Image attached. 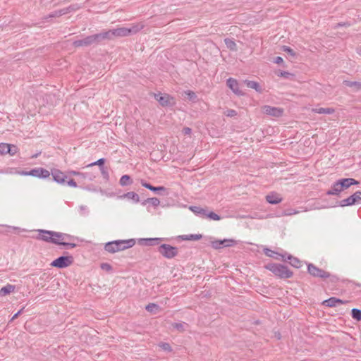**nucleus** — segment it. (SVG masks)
Listing matches in <instances>:
<instances>
[{
  "label": "nucleus",
  "instance_id": "nucleus-18",
  "mask_svg": "<svg viewBox=\"0 0 361 361\" xmlns=\"http://www.w3.org/2000/svg\"><path fill=\"white\" fill-rule=\"evenodd\" d=\"M163 240L161 238H140L138 240V243L140 245L143 246H154L159 244V243Z\"/></svg>",
  "mask_w": 361,
  "mask_h": 361
},
{
  "label": "nucleus",
  "instance_id": "nucleus-59",
  "mask_svg": "<svg viewBox=\"0 0 361 361\" xmlns=\"http://www.w3.org/2000/svg\"><path fill=\"white\" fill-rule=\"evenodd\" d=\"M298 213V211L293 209H288L284 212L285 215H292V214H295Z\"/></svg>",
  "mask_w": 361,
  "mask_h": 361
},
{
  "label": "nucleus",
  "instance_id": "nucleus-33",
  "mask_svg": "<svg viewBox=\"0 0 361 361\" xmlns=\"http://www.w3.org/2000/svg\"><path fill=\"white\" fill-rule=\"evenodd\" d=\"M351 317L353 319L360 322L361 321V310L353 308L351 310Z\"/></svg>",
  "mask_w": 361,
  "mask_h": 361
},
{
  "label": "nucleus",
  "instance_id": "nucleus-26",
  "mask_svg": "<svg viewBox=\"0 0 361 361\" xmlns=\"http://www.w3.org/2000/svg\"><path fill=\"white\" fill-rule=\"evenodd\" d=\"M202 238L201 234H190L179 235L178 238L182 240H199Z\"/></svg>",
  "mask_w": 361,
  "mask_h": 361
},
{
  "label": "nucleus",
  "instance_id": "nucleus-43",
  "mask_svg": "<svg viewBox=\"0 0 361 361\" xmlns=\"http://www.w3.org/2000/svg\"><path fill=\"white\" fill-rule=\"evenodd\" d=\"M10 150V147L7 143H1L0 144V156L3 154H6L7 152Z\"/></svg>",
  "mask_w": 361,
  "mask_h": 361
},
{
  "label": "nucleus",
  "instance_id": "nucleus-54",
  "mask_svg": "<svg viewBox=\"0 0 361 361\" xmlns=\"http://www.w3.org/2000/svg\"><path fill=\"white\" fill-rule=\"evenodd\" d=\"M274 62L275 63H277V64H281L282 65L283 67H286L285 64H284V62H283V59L282 57L281 56H276L274 58Z\"/></svg>",
  "mask_w": 361,
  "mask_h": 361
},
{
  "label": "nucleus",
  "instance_id": "nucleus-8",
  "mask_svg": "<svg viewBox=\"0 0 361 361\" xmlns=\"http://www.w3.org/2000/svg\"><path fill=\"white\" fill-rule=\"evenodd\" d=\"M74 262L72 255H62L53 260L50 265L58 269H64L71 266Z\"/></svg>",
  "mask_w": 361,
  "mask_h": 361
},
{
  "label": "nucleus",
  "instance_id": "nucleus-5",
  "mask_svg": "<svg viewBox=\"0 0 361 361\" xmlns=\"http://www.w3.org/2000/svg\"><path fill=\"white\" fill-rule=\"evenodd\" d=\"M157 251L166 259H172L176 257L178 254V249L177 247L166 243L161 244L158 247Z\"/></svg>",
  "mask_w": 361,
  "mask_h": 361
},
{
  "label": "nucleus",
  "instance_id": "nucleus-35",
  "mask_svg": "<svg viewBox=\"0 0 361 361\" xmlns=\"http://www.w3.org/2000/svg\"><path fill=\"white\" fill-rule=\"evenodd\" d=\"M106 162V159L104 158H101L99 159H98L97 161H94V162H92L91 164H89L87 167H91V166H98L99 167V169L105 167L104 166V164Z\"/></svg>",
  "mask_w": 361,
  "mask_h": 361
},
{
  "label": "nucleus",
  "instance_id": "nucleus-61",
  "mask_svg": "<svg viewBox=\"0 0 361 361\" xmlns=\"http://www.w3.org/2000/svg\"><path fill=\"white\" fill-rule=\"evenodd\" d=\"M23 309L24 308H22L21 310H20L19 311H18L13 316V317L11 318V321L17 319L21 314L22 312H23Z\"/></svg>",
  "mask_w": 361,
  "mask_h": 361
},
{
  "label": "nucleus",
  "instance_id": "nucleus-39",
  "mask_svg": "<svg viewBox=\"0 0 361 361\" xmlns=\"http://www.w3.org/2000/svg\"><path fill=\"white\" fill-rule=\"evenodd\" d=\"M205 217H207L214 221H219L221 219V217L219 215H218L214 212H209L208 210L207 212Z\"/></svg>",
  "mask_w": 361,
  "mask_h": 361
},
{
  "label": "nucleus",
  "instance_id": "nucleus-62",
  "mask_svg": "<svg viewBox=\"0 0 361 361\" xmlns=\"http://www.w3.org/2000/svg\"><path fill=\"white\" fill-rule=\"evenodd\" d=\"M74 237L67 233H64V240H72Z\"/></svg>",
  "mask_w": 361,
  "mask_h": 361
},
{
  "label": "nucleus",
  "instance_id": "nucleus-22",
  "mask_svg": "<svg viewBox=\"0 0 361 361\" xmlns=\"http://www.w3.org/2000/svg\"><path fill=\"white\" fill-rule=\"evenodd\" d=\"M190 210L192 211L194 214H195L196 215L200 216V217H205L206 216V214H207V208H202L201 207H198V206H190Z\"/></svg>",
  "mask_w": 361,
  "mask_h": 361
},
{
  "label": "nucleus",
  "instance_id": "nucleus-2",
  "mask_svg": "<svg viewBox=\"0 0 361 361\" xmlns=\"http://www.w3.org/2000/svg\"><path fill=\"white\" fill-rule=\"evenodd\" d=\"M264 267L280 279H288L293 276V272L288 266L283 264L270 262L266 264Z\"/></svg>",
  "mask_w": 361,
  "mask_h": 361
},
{
  "label": "nucleus",
  "instance_id": "nucleus-12",
  "mask_svg": "<svg viewBox=\"0 0 361 361\" xmlns=\"http://www.w3.org/2000/svg\"><path fill=\"white\" fill-rule=\"evenodd\" d=\"M263 112L269 116L274 117H281L283 114V109L280 107L271 106L269 105H264L262 107Z\"/></svg>",
  "mask_w": 361,
  "mask_h": 361
},
{
  "label": "nucleus",
  "instance_id": "nucleus-23",
  "mask_svg": "<svg viewBox=\"0 0 361 361\" xmlns=\"http://www.w3.org/2000/svg\"><path fill=\"white\" fill-rule=\"evenodd\" d=\"M70 12V8H65L63 9H60L58 11H55L52 12L51 13L49 14L48 16H45L44 18L45 20H47L49 18H56V17H60L63 15H65Z\"/></svg>",
  "mask_w": 361,
  "mask_h": 361
},
{
  "label": "nucleus",
  "instance_id": "nucleus-58",
  "mask_svg": "<svg viewBox=\"0 0 361 361\" xmlns=\"http://www.w3.org/2000/svg\"><path fill=\"white\" fill-rule=\"evenodd\" d=\"M68 185L73 188H76L78 186L77 183L75 181L74 179H70L68 181L66 182Z\"/></svg>",
  "mask_w": 361,
  "mask_h": 361
},
{
  "label": "nucleus",
  "instance_id": "nucleus-36",
  "mask_svg": "<svg viewBox=\"0 0 361 361\" xmlns=\"http://www.w3.org/2000/svg\"><path fill=\"white\" fill-rule=\"evenodd\" d=\"M289 264L292 267L299 269L302 267V262L301 260H300L298 257L293 256V257L292 258L290 262H289Z\"/></svg>",
  "mask_w": 361,
  "mask_h": 361
},
{
  "label": "nucleus",
  "instance_id": "nucleus-20",
  "mask_svg": "<svg viewBox=\"0 0 361 361\" xmlns=\"http://www.w3.org/2000/svg\"><path fill=\"white\" fill-rule=\"evenodd\" d=\"M342 190L338 183V181L336 180L331 186V188L326 191V194L327 195H333L340 197L342 192Z\"/></svg>",
  "mask_w": 361,
  "mask_h": 361
},
{
  "label": "nucleus",
  "instance_id": "nucleus-25",
  "mask_svg": "<svg viewBox=\"0 0 361 361\" xmlns=\"http://www.w3.org/2000/svg\"><path fill=\"white\" fill-rule=\"evenodd\" d=\"M121 198H127L133 200L134 202L137 203L140 202L139 195L135 192H128L123 195L120 196Z\"/></svg>",
  "mask_w": 361,
  "mask_h": 361
},
{
  "label": "nucleus",
  "instance_id": "nucleus-44",
  "mask_svg": "<svg viewBox=\"0 0 361 361\" xmlns=\"http://www.w3.org/2000/svg\"><path fill=\"white\" fill-rule=\"evenodd\" d=\"M293 256L290 254L287 253L286 252H284V254H281L280 260H281L283 262H290Z\"/></svg>",
  "mask_w": 361,
  "mask_h": 361
},
{
  "label": "nucleus",
  "instance_id": "nucleus-31",
  "mask_svg": "<svg viewBox=\"0 0 361 361\" xmlns=\"http://www.w3.org/2000/svg\"><path fill=\"white\" fill-rule=\"evenodd\" d=\"M314 112L319 114H332L335 112L333 108H318L313 110Z\"/></svg>",
  "mask_w": 361,
  "mask_h": 361
},
{
  "label": "nucleus",
  "instance_id": "nucleus-1",
  "mask_svg": "<svg viewBox=\"0 0 361 361\" xmlns=\"http://www.w3.org/2000/svg\"><path fill=\"white\" fill-rule=\"evenodd\" d=\"M144 27V25L141 23L133 24L130 27H118L113 30L102 32L104 40L112 39L114 37H127L141 30Z\"/></svg>",
  "mask_w": 361,
  "mask_h": 361
},
{
  "label": "nucleus",
  "instance_id": "nucleus-29",
  "mask_svg": "<svg viewBox=\"0 0 361 361\" xmlns=\"http://www.w3.org/2000/svg\"><path fill=\"white\" fill-rule=\"evenodd\" d=\"M343 84L345 86L354 87L356 92L361 90V82L344 80Z\"/></svg>",
  "mask_w": 361,
  "mask_h": 361
},
{
  "label": "nucleus",
  "instance_id": "nucleus-48",
  "mask_svg": "<svg viewBox=\"0 0 361 361\" xmlns=\"http://www.w3.org/2000/svg\"><path fill=\"white\" fill-rule=\"evenodd\" d=\"M172 326L180 332L185 331L184 325L183 323L175 322L172 324Z\"/></svg>",
  "mask_w": 361,
  "mask_h": 361
},
{
  "label": "nucleus",
  "instance_id": "nucleus-42",
  "mask_svg": "<svg viewBox=\"0 0 361 361\" xmlns=\"http://www.w3.org/2000/svg\"><path fill=\"white\" fill-rule=\"evenodd\" d=\"M281 50L286 52L288 54L293 57H295L296 56V53L295 52V51L290 47L283 45L281 47Z\"/></svg>",
  "mask_w": 361,
  "mask_h": 361
},
{
  "label": "nucleus",
  "instance_id": "nucleus-46",
  "mask_svg": "<svg viewBox=\"0 0 361 361\" xmlns=\"http://www.w3.org/2000/svg\"><path fill=\"white\" fill-rule=\"evenodd\" d=\"M148 203L151 204L154 207H157L160 204V201L157 197H149L147 198Z\"/></svg>",
  "mask_w": 361,
  "mask_h": 361
},
{
  "label": "nucleus",
  "instance_id": "nucleus-30",
  "mask_svg": "<svg viewBox=\"0 0 361 361\" xmlns=\"http://www.w3.org/2000/svg\"><path fill=\"white\" fill-rule=\"evenodd\" d=\"M224 43L226 47L231 51H237V45L233 39L225 38Z\"/></svg>",
  "mask_w": 361,
  "mask_h": 361
},
{
  "label": "nucleus",
  "instance_id": "nucleus-14",
  "mask_svg": "<svg viewBox=\"0 0 361 361\" xmlns=\"http://www.w3.org/2000/svg\"><path fill=\"white\" fill-rule=\"evenodd\" d=\"M30 176L36 177L40 179H45L49 177L50 172L42 168L37 167L30 170Z\"/></svg>",
  "mask_w": 361,
  "mask_h": 361
},
{
  "label": "nucleus",
  "instance_id": "nucleus-3",
  "mask_svg": "<svg viewBox=\"0 0 361 361\" xmlns=\"http://www.w3.org/2000/svg\"><path fill=\"white\" fill-rule=\"evenodd\" d=\"M135 244V239L114 240L106 243L104 250L109 253H115L132 247Z\"/></svg>",
  "mask_w": 361,
  "mask_h": 361
},
{
  "label": "nucleus",
  "instance_id": "nucleus-10",
  "mask_svg": "<svg viewBox=\"0 0 361 361\" xmlns=\"http://www.w3.org/2000/svg\"><path fill=\"white\" fill-rule=\"evenodd\" d=\"M37 235L35 237V238L38 240H42L46 243H50L54 245H57L58 243V239H56L54 238H52V235H49L47 233H52V231L49 230H44V229H38L37 231Z\"/></svg>",
  "mask_w": 361,
  "mask_h": 361
},
{
  "label": "nucleus",
  "instance_id": "nucleus-27",
  "mask_svg": "<svg viewBox=\"0 0 361 361\" xmlns=\"http://www.w3.org/2000/svg\"><path fill=\"white\" fill-rule=\"evenodd\" d=\"M16 286L11 284H7L0 289V295L2 296L7 295L13 292Z\"/></svg>",
  "mask_w": 361,
  "mask_h": 361
},
{
  "label": "nucleus",
  "instance_id": "nucleus-41",
  "mask_svg": "<svg viewBox=\"0 0 361 361\" xmlns=\"http://www.w3.org/2000/svg\"><path fill=\"white\" fill-rule=\"evenodd\" d=\"M57 245H63V246H64L66 249H68V248H74V247H77V244H75V243H68V242H65V241H60V240H58Z\"/></svg>",
  "mask_w": 361,
  "mask_h": 361
},
{
  "label": "nucleus",
  "instance_id": "nucleus-47",
  "mask_svg": "<svg viewBox=\"0 0 361 361\" xmlns=\"http://www.w3.org/2000/svg\"><path fill=\"white\" fill-rule=\"evenodd\" d=\"M100 267L102 270L110 272L113 270L112 266L109 263H102Z\"/></svg>",
  "mask_w": 361,
  "mask_h": 361
},
{
  "label": "nucleus",
  "instance_id": "nucleus-60",
  "mask_svg": "<svg viewBox=\"0 0 361 361\" xmlns=\"http://www.w3.org/2000/svg\"><path fill=\"white\" fill-rule=\"evenodd\" d=\"M30 171L22 170V171H20L18 172V173L19 175L25 176H30Z\"/></svg>",
  "mask_w": 361,
  "mask_h": 361
},
{
  "label": "nucleus",
  "instance_id": "nucleus-55",
  "mask_svg": "<svg viewBox=\"0 0 361 361\" xmlns=\"http://www.w3.org/2000/svg\"><path fill=\"white\" fill-rule=\"evenodd\" d=\"M182 133L185 135H190L192 133V129L189 127H184L182 130Z\"/></svg>",
  "mask_w": 361,
  "mask_h": 361
},
{
  "label": "nucleus",
  "instance_id": "nucleus-32",
  "mask_svg": "<svg viewBox=\"0 0 361 361\" xmlns=\"http://www.w3.org/2000/svg\"><path fill=\"white\" fill-rule=\"evenodd\" d=\"M133 183L132 178L129 175H123L119 180V183L122 186L130 185Z\"/></svg>",
  "mask_w": 361,
  "mask_h": 361
},
{
  "label": "nucleus",
  "instance_id": "nucleus-53",
  "mask_svg": "<svg viewBox=\"0 0 361 361\" xmlns=\"http://www.w3.org/2000/svg\"><path fill=\"white\" fill-rule=\"evenodd\" d=\"M140 183H141L142 186L149 190L150 191L152 190V188L153 187V185L152 184H150L149 183L147 182L146 180H145L143 179H141Z\"/></svg>",
  "mask_w": 361,
  "mask_h": 361
},
{
  "label": "nucleus",
  "instance_id": "nucleus-11",
  "mask_svg": "<svg viewBox=\"0 0 361 361\" xmlns=\"http://www.w3.org/2000/svg\"><path fill=\"white\" fill-rule=\"evenodd\" d=\"M237 244V240L234 239L216 240L211 242L212 247L215 250H219L223 247H232Z\"/></svg>",
  "mask_w": 361,
  "mask_h": 361
},
{
  "label": "nucleus",
  "instance_id": "nucleus-49",
  "mask_svg": "<svg viewBox=\"0 0 361 361\" xmlns=\"http://www.w3.org/2000/svg\"><path fill=\"white\" fill-rule=\"evenodd\" d=\"M224 114L228 117H234L238 115V112L234 109H227Z\"/></svg>",
  "mask_w": 361,
  "mask_h": 361
},
{
  "label": "nucleus",
  "instance_id": "nucleus-17",
  "mask_svg": "<svg viewBox=\"0 0 361 361\" xmlns=\"http://www.w3.org/2000/svg\"><path fill=\"white\" fill-rule=\"evenodd\" d=\"M347 302H348L347 300H343L335 297H331L329 299L324 300L322 302V305L329 307H334L339 305L345 304Z\"/></svg>",
  "mask_w": 361,
  "mask_h": 361
},
{
  "label": "nucleus",
  "instance_id": "nucleus-16",
  "mask_svg": "<svg viewBox=\"0 0 361 361\" xmlns=\"http://www.w3.org/2000/svg\"><path fill=\"white\" fill-rule=\"evenodd\" d=\"M226 85L234 94L238 96L244 95V93L239 89V84L237 80L233 78H229L226 80Z\"/></svg>",
  "mask_w": 361,
  "mask_h": 361
},
{
  "label": "nucleus",
  "instance_id": "nucleus-28",
  "mask_svg": "<svg viewBox=\"0 0 361 361\" xmlns=\"http://www.w3.org/2000/svg\"><path fill=\"white\" fill-rule=\"evenodd\" d=\"M152 192L161 195H167L169 194L168 189L164 186H154L152 188Z\"/></svg>",
  "mask_w": 361,
  "mask_h": 361
},
{
  "label": "nucleus",
  "instance_id": "nucleus-7",
  "mask_svg": "<svg viewBox=\"0 0 361 361\" xmlns=\"http://www.w3.org/2000/svg\"><path fill=\"white\" fill-rule=\"evenodd\" d=\"M154 97L163 107H172L176 104L175 98L169 94L154 93Z\"/></svg>",
  "mask_w": 361,
  "mask_h": 361
},
{
  "label": "nucleus",
  "instance_id": "nucleus-38",
  "mask_svg": "<svg viewBox=\"0 0 361 361\" xmlns=\"http://www.w3.org/2000/svg\"><path fill=\"white\" fill-rule=\"evenodd\" d=\"M160 307L158 305L155 304V303H149L147 305H146L145 307V310L149 312H153V313H155L157 312V310H159Z\"/></svg>",
  "mask_w": 361,
  "mask_h": 361
},
{
  "label": "nucleus",
  "instance_id": "nucleus-9",
  "mask_svg": "<svg viewBox=\"0 0 361 361\" xmlns=\"http://www.w3.org/2000/svg\"><path fill=\"white\" fill-rule=\"evenodd\" d=\"M307 273L313 277L324 279L329 276V272L322 269L312 263H307Z\"/></svg>",
  "mask_w": 361,
  "mask_h": 361
},
{
  "label": "nucleus",
  "instance_id": "nucleus-21",
  "mask_svg": "<svg viewBox=\"0 0 361 361\" xmlns=\"http://www.w3.org/2000/svg\"><path fill=\"white\" fill-rule=\"evenodd\" d=\"M244 83L247 87L254 89L258 93H262L263 91L259 82L256 81L245 80H244Z\"/></svg>",
  "mask_w": 361,
  "mask_h": 361
},
{
  "label": "nucleus",
  "instance_id": "nucleus-64",
  "mask_svg": "<svg viewBox=\"0 0 361 361\" xmlns=\"http://www.w3.org/2000/svg\"><path fill=\"white\" fill-rule=\"evenodd\" d=\"M147 203H148L147 199H146L145 200H144V201L142 202V205H145Z\"/></svg>",
  "mask_w": 361,
  "mask_h": 361
},
{
  "label": "nucleus",
  "instance_id": "nucleus-56",
  "mask_svg": "<svg viewBox=\"0 0 361 361\" xmlns=\"http://www.w3.org/2000/svg\"><path fill=\"white\" fill-rule=\"evenodd\" d=\"M79 209H80V214L82 215H85L88 212L87 207L85 205L80 206Z\"/></svg>",
  "mask_w": 361,
  "mask_h": 361
},
{
  "label": "nucleus",
  "instance_id": "nucleus-50",
  "mask_svg": "<svg viewBox=\"0 0 361 361\" xmlns=\"http://www.w3.org/2000/svg\"><path fill=\"white\" fill-rule=\"evenodd\" d=\"M159 346L164 350L166 351H168V352H171L172 351V348H171V346L170 345L169 343H161L159 344Z\"/></svg>",
  "mask_w": 361,
  "mask_h": 361
},
{
  "label": "nucleus",
  "instance_id": "nucleus-57",
  "mask_svg": "<svg viewBox=\"0 0 361 361\" xmlns=\"http://www.w3.org/2000/svg\"><path fill=\"white\" fill-rule=\"evenodd\" d=\"M69 173L71 174V175H73V176H82V178H85V175L82 173H80L79 171H69Z\"/></svg>",
  "mask_w": 361,
  "mask_h": 361
},
{
  "label": "nucleus",
  "instance_id": "nucleus-63",
  "mask_svg": "<svg viewBox=\"0 0 361 361\" xmlns=\"http://www.w3.org/2000/svg\"><path fill=\"white\" fill-rule=\"evenodd\" d=\"M345 25H350L349 23H338V26L340 27V26H345Z\"/></svg>",
  "mask_w": 361,
  "mask_h": 361
},
{
  "label": "nucleus",
  "instance_id": "nucleus-51",
  "mask_svg": "<svg viewBox=\"0 0 361 361\" xmlns=\"http://www.w3.org/2000/svg\"><path fill=\"white\" fill-rule=\"evenodd\" d=\"M100 171H101L102 177L105 180H108L109 178V171H108L106 167H104V168L101 169Z\"/></svg>",
  "mask_w": 361,
  "mask_h": 361
},
{
  "label": "nucleus",
  "instance_id": "nucleus-24",
  "mask_svg": "<svg viewBox=\"0 0 361 361\" xmlns=\"http://www.w3.org/2000/svg\"><path fill=\"white\" fill-rule=\"evenodd\" d=\"M263 252L266 256H267L269 257L274 258L276 260H280L281 253L271 250V249H269L268 247H264L263 249Z\"/></svg>",
  "mask_w": 361,
  "mask_h": 361
},
{
  "label": "nucleus",
  "instance_id": "nucleus-15",
  "mask_svg": "<svg viewBox=\"0 0 361 361\" xmlns=\"http://www.w3.org/2000/svg\"><path fill=\"white\" fill-rule=\"evenodd\" d=\"M50 175L52 176L53 180L59 184H65L67 176L63 172L57 169H51Z\"/></svg>",
  "mask_w": 361,
  "mask_h": 361
},
{
  "label": "nucleus",
  "instance_id": "nucleus-45",
  "mask_svg": "<svg viewBox=\"0 0 361 361\" xmlns=\"http://www.w3.org/2000/svg\"><path fill=\"white\" fill-rule=\"evenodd\" d=\"M276 74L277 75V76L284 78H289L290 76L294 75L293 74L284 71H279L278 72L276 73Z\"/></svg>",
  "mask_w": 361,
  "mask_h": 361
},
{
  "label": "nucleus",
  "instance_id": "nucleus-40",
  "mask_svg": "<svg viewBox=\"0 0 361 361\" xmlns=\"http://www.w3.org/2000/svg\"><path fill=\"white\" fill-rule=\"evenodd\" d=\"M47 234L49 235H52V238L58 239L60 241L64 240V233H60V232H56V231H52V233H49Z\"/></svg>",
  "mask_w": 361,
  "mask_h": 361
},
{
  "label": "nucleus",
  "instance_id": "nucleus-37",
  "mask_svg": "<svg viewBox=\"0 0 361 361\" xmlns=\"http://www.w3.org/2000/svg\"><path fill=\"white\" fill-rule=\"evenodd\" d=\"M324 279H326V283L328 284L329 283L336 284L338 282V280H339L336 276L331 275L329 272V276H326Z\"/></svg>",
  "mask_w": 361,
  "mask_h": 361
},
{
  "label": "nucleus",
  "instance_id": "nucleus-34",
  "mask_svg": "<svg viewBox=\"0 0 361 361\" xmlns=\"http://www.w3.org/2000/svg\"><path fill=\"white\" fill-rule=\"evenodd\" d=\"M185 94L187 96V99L192 102H197V96L196 93L192 90H187L185 92Z\"/></svg>",
  "mask_w": 361,
  "mask_h": 361
},
{
  "label": "nucleus",
  "instance_id": "nucleus-19",
  "mask_svg": "<svg viewBox=\"0 0 361 361\" xmlns=\"http://www.w3.org/2000/svg\"><path fill=\"white\" fill-rule=\"evenodd\" d=\"M266 200L271 204H277L282 202V197L276 192H271L265 197Z\"/></svg>",
  "mask_w": 361,
  "mask_h": 361
},
{
  "label": "nucleus",
  "instance_id": "nucleus-13",
  "mask_svg": "<svg viewBox=\"0 0 361 361\" xmlns=\"http://www.w3.org/2000/svg\"><path fill=\"white\" fill-rule=\"evenodd\" d=\"M339 187L344 191L354 185H358L360 182L353 178H343L337 180Z\"/></svg>",
  "mask_w": 361,
  "mask_h": 361
},
{
  "label": "nucleus",
  "instance_id": "nucleus-4",
  "mask_svg": "<svg viewBox=\"0 0 361 361\" xmlns=\"http://www.w3.org/2000/svg\"><path fill=\"white\" fill-rule=\"evenodd\" d=\"M102 32L87 36L86 37L75 40L73 42L75 47H90L92 45H97L104 40Z\"/></svg>",
  "mask_w": 361,
  "mask_h": 361
},
{
  "label": "nucleus",
  "instance_id": "nucleus-6",
  "mask_svg": "<svg viewBox=\"0 0 361 361\" xmlns=\"http://www.w3.org/2000/svg\"><path fill=\"white\" fill-rule=\"evenodd\" d=\"M361 204V191L357 190L341 201L337 202V205L341 207L353 206Z\"/></svg>",
  "mask_w": 361,
  "mask_h": 361
},
{
  "label": "nucleus",
  "instance_id": "nucleus-52",
  "mask_svg": "<svg viewBox=\"0 0 361 361\" xmlns=\"http://www.w3.org/2000/svg\"><path fill=\"white\" fill-rule=\"evenodd\" d=\"M8 146L10 147V150L7 152V154H9L10 155H14L17 152V147L11 144H8Z\"/></svg>",
  "mask_w": 361,
  "mask_h": 361
}]
</instances>
